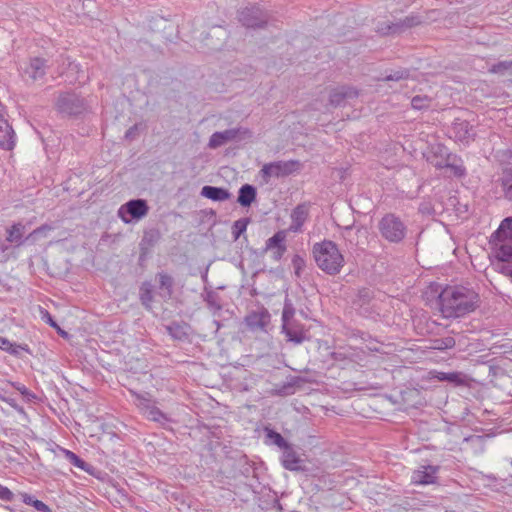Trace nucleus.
Returning <instances> with one entry per match:
<instances>
[{
	"label": "nucleus",
	"instance_id": "nucleus-1",
	"mask_svg": "<svg viewBox=\"0 0 512 512\" xmlns=\"http://www.w3.org/2000/svg\"><path fill=\"white\" fill-rule=\"evenodd\" d=\"M439 308L445 318H459L475 311L480 303L478 293L465 286H446L438 295Z\"/></svg>",
	"mask_w": 512,
	"mask_h": 512
},
{
	"label": "nucleus",
	"instance_id": "nucleus-2",
	"mask_svg": "<svg viewBox=\"0 0 512 512\" xmlns=\"http://www.w3.org/2000/svg\"><path fill=\"white\" fill-rule=\"evenodd\" d=\"M491 244L498 260L505 263L504 272L512 277V217L503 219L491 235Z\"/></svg>",
	"mask_w": 512,
	"mask_h": 512
},
{
	"label": "nucleus",
	"instance_id": "nucleus-3",
	"mask_svg": "<svg viewBox=\"0 0 512 512\" xmlns=\"http://www.w3.org/2000/svg\"><path fill=\"white\" fill-rule=\"evenodd\" d=\"M313 256L317 266L329 275L338 274L344 265V257L332 241L314 244Z\"/></svg>",
	"mask_w": 512,
	"mask_h": 512
},
{
	"label": "nucleus",
	"instance_id": "nucleus-4",
	"mask_svg": "<svg viewBox=\"0 0 512 512\" xmlns=\"http://www.w3.org/2000/svg\"><path fill=\"white\" fill-rule=\"evenodd\" d=\"M380 236L391 244L401 243L408 232L406 223L394 213H386L377 224Z\"/></svg>",
	"mask_w": 512,
	"mask_h": 512
},
{
	"label": "nucleus",
	"instance_id": "nucleus-5",
	"mask_svg": "<svg viewBox=\"0 0 512 512\" xmlns=\"http://www.w3.org/2000/svg\"><path fill=\"white\" fill-rule=\"evenodd\" d=\"M300 169V162L297 160L274 161L266 163L259 171V175L265 184H268L271 178L286 177Z\"/></svg>",
	"mask_w": 512,
	"mask_h": 512
},
{
	"label": "nucleus",
	"instance_id": "nucleus-6",
	"mask_svg": "<svg viewBox=\"0 0 512 512\" xmlns=\"http://www.w3.org/2000/svg\"><path fill=\"white\" fill-rule=\"evenodd\" d=\"M149 212V206L144 199H131L125 204L121 205L118 210L120 219L129 224L133 221H138L144 218Z\"/></svg>",
	"mask_w": 512,
	"mask_h": 512
},
{
	"label": "nucleus",
	"instance_id": "nucleus-7",
	"mask_svg": "<svg viewBox=\"0 0 512 512\" xmlns=\"http://www.w3.org/2000/svg\"><path fill=\"white\" fill-rule=\"evenodd\" d=\"M56 109L62 114L77 116L86 110V103L83 98L74 93H61L55 103Z\"/></svg>",
	"mask_w": 512,
	"mask_h": 512
},
{
	"label": "nucleus",
	"instance_id": "nucleus-8",
	"mask_svg": "<svg viewBox=\"0 0 512 512\" xmlns=\"http://www.w3.org/2000/svg\"><path fill=\"white\" fill-rule=\"evenodd\" d=\"M48 67L46 59L33 57L24 67H21V75L26 82L35 83L45 77Z\"/></svg>",
	"mask_w": 512,
	"mask_h": 512
},
{
	"label": "nucleus",
	"instance_id": "nucleus-9",
	"mask_svg": "<svg viewBox=\"0 0 512 512\" xmlns=\"http://www.w3.org/2000/svg\"><path fill=\"white\" fill-rule=\"evenodd\" d=\"M421 22L422 20L419 16L409 15L397 22H383L378 24L377 32L382 35L399 34L408 28L419 25Z\"/></svg>",
	"mask_w": 512,
	"mask_h": 512
},
{
	"label": "nucleus",
	"instance_id": "nucleus-10",
	"mask_svg": "<svg viewBox=\"0 0 512 512\" xmlns=\"http://www.w3.org/2000/svg\"><path fill=\"white\" fill-rule=\"evenodd\" d=\"M238 19L243 26L248 28L262 27L267 22L263 11L256 6L246 7L239 11Z\"/></svg>",
	"mask_w": 512,
	"mask_h": 512
},
{
	"label": "nucleus",
	"instance_id": "nucleus-11",
	"mask_svg": "<svg viewBox=\"0 0 512 512\" xmlns=\"http://www.w3.org/2000/svg\"><path fill=\"white\" fill-rule=\"evenodd\" d=\"M15 146V133L5 119V107L0 102V148L12 150Z\"/></svg>",
	"mask_w": 512,
	"mask_h": 512
},
{
	"label": "nucleus",
	"instance_id": "nucleus-12",
	"mask_svg": "<svg viewBox=\"0 0 512 512\" xmlns=\"http://www.w3.org/2000/svg\"><path fill=\"white\" fill-rule=\"evenodd\" d=\"M450 137L457 142L468 144L474 139L475 133L467 120L456 119L450 129Z\"/></svg>",
	"mask_w": 512,
	"mask_h": 512
},
{
	"label": "nucleus",
	"instance_id": "nucleus-13",
	"mask_svg": "<svg viewBox=\"0 0 512 512\" xmlns=\"http://www.w3.org/2000/svg\"><path fill=\"white\" fill-rule=\"evenodd\" d=\"M440 467L434 465H423L413 471L411 482L416 485H430L436 483Z\"/></svg>",
	"mask_w": 512,
	"mask_h": 512
},
{
	"label": "nucleus",
	"instance_id": "nucleus-14",
	"mask_svg": "<svg viewBox=\"0 0 512 512\" xmlns=\"http://www.w3.org/2000/svg\"><path fill=\"white\" fill-rule=\"evenodd\" d=\"M358 91L351 86H340L333 89L329 95V103L333 107L345 106L349 100L357 98Z\"/></svg>",
	"mask_w": 512,
	"mask_h": 512
},
{
	"label": "nucleus",
	"instance_id": "nucleus-15",
	"mask_svg": "<svg viewBox=\"0 0 512 512\" xmlns=\"http://www.w3.org/2000/svg\"><path fill=\"white\" fill-rule=\"evenodd\" d=\"M281 450V464L286 470L300 471L304 469L302 466L303 460L300 458L292 444L288 443Z\"/></svg>",
	"mask_w": 512,
	"mask_h": 512
},
{
	"label": "nucleus",
	"instance_id": "nucleus-16",
	"mask_svg": "<svg viewBox=\"0 0 512 512\" xmlns=\"http://www.w3.org/2000/svg\"><path fill=\"white\" fill-rule=\"evenodd\" d=\"M282 332L285 334L287 341L294 344H302L308 339L304 326L297 321H289L282 323Z\"/></svg>",
	"mask_w": 512,
	"mask_h": 512
},
{
	"label": "nucleus",
	"instance_id": "nucleus-17",
	"mask_svg": "<svg viewBox=\"0 0 512 512\" xmlns=\"http://www.w3.org/2000/svg\"><path fill=\"white\" fill-rule=\"evenodd\" d=\"M245 322L251 330H265L270 323V314L264 308L253 311L246 316Z\"/></svg>",
	"mask_w": 512,
	"mask_h": 512
},
{
	"label": "nucleus",
	"instance_id": "nucleus-18",
	"mask_svg": "<svg viewBox=\"0 0 512 512\" xmlns=\"http://www.w3.org/2000/svg\"><path fill=\"white\" fill-rule=\"evenodd\" d=\"M166 331L173 340L185 342L189 341L191 326L184 321H174L166 326Z\"/></svg>",
	"mask_w": 512,
	"mask_h": 512
},
{
	"label": "nucleus",
	"instance_id": "nucleus-19",
	"mask_svg": "<svg viewBox=\"0 0 512 512\" xmlns=\"http://www.w3.org/2000/svg\"><path fill=\"white\" fill-rule=\"evenodd\" d=\"M160 238V233L156 229H151L144 233V236L140 242V256L139 264L143 265L144 261L150 253V249L157 243Z\"/></svg>",
	"mask_w": 512,
	"mask_h": 512
},
{
	"label": "nucleus",
	"instance_id": "nucleus-20",
	"mask_svg": "<svg viewBox=\"0 0 512 512\" xmlns=\"http://www.w3.org/2000/svg\"><path fill=\"white\" fill-rule=\"evenodd\" d=\"M239 133L238 129H227L221 132H214L208 143V147L211 149H216L218 147L223 146L227 142L235 139Z\"/></svg>",
	"mask_w": 512,
	"mask_h": 512
},
{
	"label": "nucleus",
	"instance_id": "nucleus-21",
	"mask_svg": "<svg viewBox=\"0 0 512 512\" xmlns=\"http://www.w3.org/2000/svg\"><path fill=\"white\" fill-rule=\"evenodd\" d=\"M309 210L305 204L297 205L292 213H291V225L289 227L290 231L298 232L301 230L303 224L308 218Z\"/></svg>",
	"mask_w": 512,
	"mask_h": 512
},
{
	"label": "nucleus",
	"instance_id": "nucleus-22",
	"mask_svg": "<svg viewBox=\"0 0 512 512\" xmlns=\"http://www.w3.org/2000/svg\"><path fill=\"white\" fill-rule=\"evenodd\" d=\"M200 195L217 202L226 201L231 197V193L226 188L209 185L202 187Z\"/></svg>",
	"mask_w": 512,
	"mask_h": 512
},
{
	"label": "nucleus",
	"instance_id": "nucleus-23",
	"mask_svg": "<svg viewBox=\"0 0 512 512\" xmlns=\"http://www.w3.org/2000/svg\"><path fill=\"white\" fill-rule=\"evenodd\" d=\"M138 407L143 415L146 416L149 420L159 421L160 410L156 406L155 401L142 397L139 399Z\"/></svg>",
	"mask_w": 512,
	"mask_h": 512
},
{
	"label": "nucleus",
	"instance_id": "nucleus-24",
	"mask_svg": "<svg viewBox=\"0 0 512 512\" xmlns=\"http://www.w3.org/2000/svg\"><path fill=\"white\" fill-rule=\"evenodd\" d=\"M257 196L256 188L251 184H244L238 191L237 202L243 207H249Z\"/></svg>",
	"mask_w": 512,
	"mask_h": 512
},
{
	"label": "nucleus",
	"instance_id": "nucleus-25",
	"mask_svg": "<svg viewBox=\"0 0 512 512\" xmlns=\"http://www.w3.org/2000/svg\"><path fill=\"white\" fill-rule=\"evenodd\" d=\"M444 165L445 168H449L457 178H462L466 175V168L463 165V161L456 155L447 154Z\"/></svg>",
	"mask_w": 512,
	"mask_h": 512
},
{
	"label": "nucleus",
	"instance_id": "nucleus-26",
	"mask_svg": "<svg viewBox=\"0 0 512 512\" xmlns=\"http://www.w3.org/2000/svg\"><path fill=\"white\" fill-rule=\"evenodd\" d=\"M265 433V443L267 445H276L278 448L282 449L289 442L286 441L283 436L272 428L266 426L264 427Z\"/></svg>",
	"mask_w": 512,
	"mask_h": 512
},
{
	"label": "nucleus",
	"instance_id": "nucleus-27",
	"mask_svg": "<svg viewBox=\"0 0 512 512\" xmlns=\"http://www.w3.org/2000/svg\"><path fill=\"white\" fill-rule=\"evenodd\" d=\"M25 232V226L21 223L13 224L7 228L6 240L10 243H15L16 246H20L23 243L22 237Z\"/></svg>",
	"mask_w": 512,
	"mask_h": 512
},
{
	"label": "nucleus",
	"instance_id": "nucleus-28",
	"mask_svg": "<svg viewBox=\"0 0 512 512\" xmlns=\"http://www.w3.org/2000/svg\"><path fill=\"white\" fill-rule=\"evenodd\" d=\"M498 181L502 188L504 197L509 201H512V169L503 171Z\"/></svg>",
	"mask_w": 512,
	"mask_h": 512
},
{
	"label": "nucleus",
	"instance_id": "nucleus-29",
	"mask_svg": "<svg viewBox=\"0 0 512 512\" xmlns=\"http://www.w3.org/2000/svg\"><path fill=\"white\" fill-rule=\"evenodd\" d=\"M286 233L285 231H278L266 241L265 249L274 250L281 247H286L285 244Z\"/></svg>",
	"mask_w": 512,
	"mask_h": 512
},
{
	"label": "nucleus",
	"instance_id": "nucleus-30",
	"mask_svg": "<svg viewBox=\"0 0 512 512\" xmlns=\"http://www.w3.org/2000/svg\"><path fill=\"white\" fill-rule=\"evenodd\" d=\"M456 345V341L453 337L447 336L444 338H436L431 340V348L435 350H448L454 348Z\"/></svg>",
	"mask_w": 512,
	"mask_h": 512
},
{
	"label": "nucleus",
	"instance_id": "nucleus-31",
	"mask_svg": "<svg viewBox=\"0 0 512 512\" xmlns=\"http://www.w3.org/2000/svg\"><path fill=\"white\" fill-rule=\"evenodd\" d=\"M489 72L501 76L512 75V60L500 61L489 68Z\"/></svg>",
	"mask_w": 512,
	"mask_h": 512
},
{
	"label": "nucleus",
	"instance_id": "nucleus-32",
	"mask_svg": "<svg viewBox=\"0 0 512 512\" xmlns=\"http://www.w3.org/2000/svg\"><path fill=\"white\" fill-rule=\"evenodd\" d=\"M22 501L27 504L33 506L39 512H52L51 508L46 505L44 502L35 499L33 496L29 494H21Z\"/></svg>",
	"mask_w": 512,
	"mask_h": 512
},
{
	"label": "nucleus",
	"instance_id": "nucleus-33",
	"mask_svg": "<svg viewBox=\"0 0 512 512\" xmlns=\"http://www.w3.org/2000/svg\"><path fill=\"white\" fill-rule=\"evenodd\" d=\"M361 231V228H355L354 225H348L342 230V237L345 241H347L351 246L358 245L356 237L358 233Z\"/></svg>",
	"mask_w": 512,
	"mask_h": 512
},
{
	"label": "nucleus",
	"instance_id": "nucleus-34",
	"mask_svg": "<svg viewBox=\"0 0 512 512\" xmlns=\"http://www.w3.org/2000/svg\"><path fill=\"white\" fill-rule=\"evenodd\" d=\"M64 454L66 459L77 468H80L83 471L89 470L90 465L83 459H81L78 455H76L74 452L70 450H64Z\"/></svg>",
	"mask_w": 512,
	"mask_h": 512
},
{
	"label": "nucleus",
	"instance_id": "nucleus-35",
	"mask_svg": "<svg viewBox=\"0 0 512 512\" xmlns=\"http://www.w3.org/2000/svg\"><path fill=\"white\" fill-rule=\"evenodd\" d=\"M249 222V218H241L233 223L232 236L234 240H238L240 236L246 231Z\"/></svg>",
	"mask_w": 512,
	"mask_h": 512
},
{
	"label": "nucleus",
	"instance_id": "nucleus-36",
	"mask_svg": "<svg viewBox=\"0 0 512 512\" xmlns=\"http://www.w3.org/2000/svg\"><path fill=\"white\" fill-rule=\"evenodd\" d=\"M175 299L173 290V279L170 276L162 275V299Z\"/></svg>",
	"mask_w": 512,
	"mask_h": 512
},
{
	"label": "nucleus",
	"instance_id": "nucleus-37",
	"mask_svg": "<svg viewBox=\"0 0 512 512\" xmlns=\"http://www.w3.org/2000/svg\"><path fill=\"white\" fill-rule=\"evenodd\" d=\"M295 312H296V310L294 308L292 301L286 297L284 300V306H283L282 317H281L282 323H286L289 321H295L293 319Z\"/></svg>",
	"mask_w": 512,
	"mask_h": 512
},
{
	"label": "nucleus",
	"instance_id": "nucleus-38",
	"mask_svg": "<svg viewBox=\"0 0 512 512\" xmlns=\"http://www.w3.org/2000/svg\"><path fill=\"white\" fill-rule=\"evenodd\" d=\"M437 378L440 381H447L450 383H454L456 385H461L464 383V380L462 378V374L458 372H439Z\"/></svg>",
	"mask_w": 512,
	"mask_h": 512
},
{
	"label": "nucleus",
	"instance_id": "nucleus-39",
	"mask_svg": "<svg viewBox=\"0 0 512 512\" xmlns=\"http://www.w3.org/2000/svg\"><path fill=\"white\" fill-rule=\"evenodd\" d=\"M140 299L142 304L147 308H150L152 301V285L148 282H144L140 288Z\"/></svg>",
	"mask_w": 512,
	"mask_h": 512
},
{
	"label": "nucleus",
	"instance_id": "nucleus-40",
	"mask_svg": "<svg viewBox=\"0 0 512 512\" xmlns=\"http://www.w3.org/2000/svg\"><path fill=\"white\" fill-rule=\"evenodd\" d=\"M431 100L427 96H414L411 100V106L416 110L428 108Z\"/></svg>",
	"mask_w": 512,
	"mask_h": 512
},
{
	"label": "nucleus",
	"instance_id": "nucleus-41",
	"mask_svg": "<svg viewBox=\"0 0 512 512\" xmlns=\"http://www.w3.org/2000/svg\"><path fill=\"white\" fill-rule=\"evenodd\" d=\"M292 266L294 268V273L297 277L301 276L302 271L306 266V262L300 255L296 254L292 258Z\"/></svg>",
	"mask_w": 512,
	"mask_h": 512
},
{
	"label": "nucleus",
	"instance_id": "nucleus-42",
	"mask_svg": "<svg viewBox=\"0 0 512 512\" xmlns=\"http://www.w3.org/2000/svg\"><path fill=\"white\" fill-rule=\"evenodd\" d=\"M409 76V71L404 69V70H396L388 75H386L385 77H383V80L384 81H399L401 79H406L408 78Z\"/></svg>",
	"mask_w": 512,
	"mask_h": 512
},
{
	"label": "nucleus",
	"instance_id": "nucleus-43",
	"mask_svg": "<svg viewBox=\"0 0 512 512\" xmlns=\"http://www.w3.org/2000/svg\"><path fill=\"white\" fill-rule=\"evenodd\" d=\"M20 350L25 351L28 354H31V350L26 344H13L11 349H9L8 353L14 356H19Z\"/></svg>",
	"mask_w": 512,
	"mask_h": 512
},
{
	"label": "nucleus",
	"instance_id": "nucleus-44",
	"mask_svg": "<svg viewBox=\"0 0 512 512\" xmlns=\"http://www.w3.org/2000/svg\"><path fill=\"white\" fill-rule=\"evenodd\" d=\"M14 497L15 495L9 488L0 484V500L13 501Z\"/></svg>",
	"mask_w": 512,
	"mask_h": 512
},
{
	"label": "nucleus",
	"instance_id": "nucleus-45",
	"mask_svg": "<svg viewBox=\"0 0 512 512\" xmlns=\"http://www.w3.org/2000/svg\"><path fill=\"white\" fill-rule=\"evenodd\" d=\"M13 386L27 399L32 400L35 399L36 396L31 391H29L24 385L20 383L13 384Z\"/></svg>",
	"mask_w": 512,
	"mask_h": 512
},
{
	"label": "nucleus",
	"instance_id": "nucleus-46",
	"mask_svg": "<svg viewBox=\"0 0 512 512\" xmlns=\"http://www.w3.org/2000/svg\"><path fill=\"white\" fill-rule=\"evenodd\" d=\"M41 319L49 324L51 327H57V322L53 319L51 314L45 310L41 309Z\"/></svg>",
	"mask_w": 512,
	"mask_h": 512
},
{
	"label": "nucleus",
	"instance_id": "nucleus-47",
	"mask_svg": "<svg viewBox=\"0 0 512 512\" xmlns=\"http://www.w3.org/2000/svg\"><path fill=\"white\" fill-rule=\"evenodd\" d=\"M286 250H287V247H281V248H277L274 250H270L272 252V258L275 261H279L283 257Z\"/></svg>",
	"mask_w": 512,
	"mask_h": 512
},
{
	"label": "nucleus",
	"instance_id": "nucleus-48",
	"mask_svg": "<svg viewBox=\"0 0 512 512\" xmlns=\"http://www.w3.org/2000/svg\"><path fill=\"white\" fill-rule=\"evenodd\" d=\"M12 345L13 344L7 338L0 336V349L8 352Z\"/></svg>",
	"mask_w": 512,
	"mask_h": 512
},
{
	"label": "nucleus",
	"instance_id": "nucleus-49",
	"mask_svg": "<svg viewBox=\"0 0 512 512\" xmlns=\"http://www.w3.org/2000/svg\"><path fill=\"white\" fill-rule=\"evenodd\" d=\"M137 130H138L137 125L130 127L125 133V138L127 140H133L136 136Z\"/></svg>",
	"mask_w": 512,
	"mask_h": 512
},
{
	"label": "nucleus",
	"instance_id": "nucleus-50",
	"mask_svg": "<svg viewBox=\"0 0 512 512\" xmlns=\"http://www.w3.org/2000/svg\"><path fill=\"white\" fill-rule=\"evenodd\" d=\"M431 163L438 169H441V168H445V159H442V160H439V161H436V162H433L431 161Z\"/></svg>",
	"mask_w": 512,
	"mask_h": 512
},
{
	"label": "nucleus",
	"instance_id": "nucleus-51",
	"mask_svg": "<svg viewBox=\"0 0 512 512\" xmlns=\"http://www.w3.org/2000/svg\"><path fill=\"white\" fill-rule=\"evenodd\" d=\"M53 328L56 329L58 334H60L61 336H63V337H67L68 336V333L66 331H64L63 329H61L58 324H57V327H53Z\"/></svg>",
	"mask_w": 512,
	"mask_h": 512
},
{
	"label": "nucleus",
	"instance_id": "nucleus-52",
	"mask_svg": "<svg viewBox=\"0 0 512 512\" xmlns=\"http://www.w3.org/2000/svg\"><path fill=\"white\" fill-rule=\"evenodd\" d=\"M6 401L9 403V405H11L12 407H14L15 409H18V410L22 411V408H18V406H17V404L15 403V400H14V399H7Z\"/></svg>",
	"mask_w": 512,
	"mask_h": 512
},
{
	"label": "nucleus",
	"instance_id": "nucleus-53",
	"mask_svg": "<svg viewBox=\"0 0 512 512\" xmlns=\"http://www.w3.org/2000/svg\"><path fill=\"white\" fill-rule=\"evenodd\" d=\"M44 228H45L44 226H43V227H40V228H38V229L34 230V232H33V233H38V232L42 231Z\"/></svg>",
	"mask_w": 512,
	"mask_h": 512
}]
</instances>
